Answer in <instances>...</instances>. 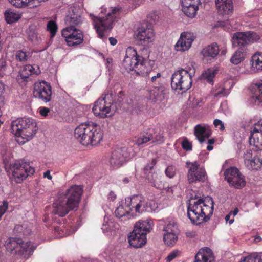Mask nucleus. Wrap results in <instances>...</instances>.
<instances>
[{"instance_id": "nucleus-53", "label": "nucleus", "mask_w": 262, "mask_h": 262, "mask_svg": "<svg viewBox=\"0 0 262 262\" xmlns=\"http://www.w3.org/2000/svg\"><path fill=\"white\" fill-rule=\"evenodd\" d=\"M213 124L216 127H219L221 130H223L225 129L223 123L219 119H215Z\"/></svg>"}, {"instance_id": "nucleus-32", "label": "nucleus", "mask_w": 262, "mask_h": 262, "mask_svg": "<svg viewBox=\"0 0 262 262\" xmlns=\"http://www.w3.org/2000/svg\"><path fill=\"white\" fill-rule=\"evenodd\" d=\"M252 68L255 72L262 71V53L257 52L252 57Z\"/></svg>"}, {"instance_id": "nucleus-10", "label": "nucleus", "mask_w": 262, "mask_h": 262, "mask_svg": "<svg viewBox=\"0 0 262 262\" xmlns=\"http://www.w3.org/2000/svg\"><path fill=\"white\" fill-rule=\"evenodd\" d=\"M83 192V190L82 186L73 185L60 195L66 199L67 203H69L75 208V210H77Z\"/></svg>"}, {"instance_id": "nucleus-47", "label": "nucleus", "mask_w": 262, "mask_h": 262, "mask_svg": "<svg viewBox=\"0 0 262 262\" xmlns=\"http://www.w3.org/2000/svg\"><path fill=\"white\" fill-rule=\"evenodd\" d=\"M240 262H262V259L260 256L256 255L255 257L250 256L244 258Z\"/></svg>"}, {"instance_id": "nucleus-2", "label": "nucleus", "mask_w": 262, "mask_h": 262, "mask_svg": "<svg viewBox=\"0 0 262 262\" xmlns=\"http://www.w3.org/2000/svg\"><path fill=\"white\" fill-rule=\"evenodd\" d=\"M11 129L16 136V141L19 144H24L32 139L38 128L34 119L24 117L13 120L11 122Z\"/></svg>"}, {"instance_id": "nucleus-41", "label": "nucleus", "mask_w": 262, "mask_h": 262, "mask_svg": "<svg viewBox=\"0 0 262 262\" xmlns=\"http://www.w3.org/2000/svg\"><path fill=\"white\" fill-rule=\"evenodd\" d=\"M254 85L256 89V100L258 101L259 103H262V82H256Z\"/></svg>"}, {"instance_id": "nucleus-64", "label": "nucleus", "mask_w": 262, "mask_h": 262, "mask_svg": "<svg viewBox=\"0 0 262 262\" xmlns=\"http://www.w3.org/2000/svg\"><path fill=\"white\" fill-rule=\"evenodd\" d=\"M109 41L111 45L113 46L116 45L117 43V40L115 38H113L112 37L109 38Z\"/></svg>"}, {"instance_id": "nucleus-58", "label": "nucleus", "mask_w": 262, "mask_h": 262, "mask_svg": "<svg viewBox=\"0 0 262 262\" xmlns=\"http://www.w3.org/2000/svg\"><path fill=\"white\" fill-rule=\"evenodd\" d=\"M33 68L31 65H28L25 67L24 71H29L30 72L29 74H32L35 73V72L33 71Z\"/></svg>"}, {"instance_id": "nucleus-28", "label": "nucleus", "mask_w": 262, "mask_h": 262, "mask_svg": "<svg viewBox=\"0 0 262 262\" xmlns=\"http://www.w3.org/2000/svg\"><path fill=\"white\" fill-rule=\"evenodd\" d=\"M159 140L154 139L153 136L150 133H144L141 134L136 140L135 144L140 147H143L145 146L146 144L150 141L152 142H158L159 143L163 142V137L159 136Z\"/></svg>"}, {"instance_id": "nucleus-36", "label": "nucleus", "mask_w": 262, "mask_h": 262, "mask_svg": "<svg viewBox=\"0 0 262 262\" xmlns=\"http://www.w3.org/2000/svg\"><path fill=\"white\" fill-rule=\"evenodd\" d=\"M246 53V51L238 49L231 58V62L234 64H239L244 60Z\"/></svg>"}, {"instance_id": "nucleus-37", "label": "nucleus", "mask_w": 262, "mask_h": 262, "mask_svg": "<svg viewBox=\"0 0 262 262\" xmlns=\"http://www.w3.org/2000/svg\"><path fill=\"white\" fill-rule=\"evenodd\" d=\"M20 14L14 11L8 10L5 13L6 20L9 24L17 21L20 18Z\"/></svg>"}, {"instance_id": "nucleus-62", "label": "nucleus", "mask_w": 262, "mask_h": 262, "mask_svg": "<svg viewBox=\"0 0 262 262\" xmlns=\"http://www.w3.org/2000/svg\"><path fill=\"white\" fill-rule=\"evenodd\" d=\"M230 216H231V214L230 213H229L225 217V220H226V222H228L229 224H232L234 222V219H232L231 220L230 219Z\"/></svg>"}, {"instance_id": "nucleus-15", "label": "nucleus", "mask_w": 262, "mask_h": 262, "mask_svg": "<svg viewBox=\"0 0 262 262\" xmlns=\"http://www.w3.org/2000/svg\"><path fill=\"white\" fill-rule=\"evenodd\" d=\"M140 56L133 47L127 48L126 55L122 63V70L132 75H135V69L139 62L138 59Z\"/></svg>"}, {"instance_id": "nucleus-43", "label": "nucleus", "mask_w": 262, "mask_h": 262, "mask_svg": "<svg viewBox=\"0 0 262 262\" xmlns=\"http://www.w3.org/2000/svg\"><path fill=\"white\" fill-rule=\"evenodd\" d=\"M9 2L13 6L18 7L21 8L23 7H25L26 6H28V3H29V0H8Z\"/></svg>"}, {"instance_id": "nucleus-31", "label": "nucleus", "mask_w": 262, "mask_h": 262, "mask_svg": "<svg viewBox=\"0 0 262 262\" xmlns=\"http://www.w3.org/2000/svg\"><path fill=\"white\" fill-rule=\"evenodd\" d=\"M164 94L163 87H155L149 91V98L154 102L161 101L164 99Z\"/></svg>"}, {"instance_id": "nucleus-63", "label": "nucleus", "mask_w": 262, "mask_h": 262, "mask_svg": "<svg viewBox=\"0 0 262 262\" xmlns=\"http://www.w3.org/2000/svg\"><path fill=\"white\" fill-rule=\"evenodd\" d=\"M113 59L112 58H107L106 59V67L108 70L112 68L111 64L112 63Z\"/></svg>"}, {"instance_id": "nucleus-9", "label": "nucleus", "mask_w": 262, "mask_h": 262, "mask_svg": "<svg viewBox=\"0 0 262 262\" xmlns=\"http://www.w3.org/2000/svg\"><path fill=\"white\" fill-rule=\"evenodd\" d=\"M260 39V36L253 32H236L232 37V45L234 47L239 49L246 51L247 45L257 41Z\"/></svg>"}, {"instance_id": "nucleus-20", "label": "nucleus", "mask_w": 262, "mask_h": 262, "mask_svg": "<svg viewBox=\"0 0 262 262\" xmlns=\"http://www.w3.org/2000/svg\"><path fill=\"white\" fill-rule=\"evenodd\" d=\"M195 36L190 32H183L175 45V49L178 51L183 52L188 50L195 39Z\"/></svg>"}, {"instance_id": "nucleus-7", "label": "nucleus", "mask_w": 262, "mask_h": 262, "mask_svg": "<svg viewBox=\"0 0 262 262\" xmlns=\"http://www.w3.org/2000/svg\"><path fill=\"white\" fill-rule=\"evenodd\" d=\"M118 10L117 8H112L111 12H108L105 17L95 16L93 14H90L91 19L93 20L94 27L99 37L101 38L104 36L105 31L111 30L113 28L116 19L115 14Z\"/></svg>"}, {"instance_id": "nucleus-54", "label": "nucleus", "mask_w": 262, "mask_h": 262, "mask_svg": "<svg viewBox=\"0 0 262 262\" xmlns=\"http://www.w3.org/2000/svg\"><path fill=\"white\" fill-rule=\"evenodd\" d=\"M50 110L49 108L41 107L39 108V113L42 116L46 117L48 115Z\"/></svg>"}, {"instance_id": "nucleus-13", "label": "nucleus", "mask_w": 262, "mask_h": 262, "mask_svg": "<svg viewBox=\"0 0 262 262\" xmlns=\"http://www.w3.org/2000/svg\"><path fill=\"white\" fill-rule=\"evenodd\" d=\"M186 166L188 168L187 179L190 183L205 180L206 177L205 170L203 167H200L197 161L187 162Z\"/></svg>"}, {"instance_id": "nucleus-17", "label": "nucleus", "mask_w": 262, "mask_h": 262, "mask_svg": "<svg viewBox=\"0 0 262 262\" xmlns=\"http://www.w3.org/2000/svg\"><path fill=\"white\" fill-rule=\"evenodd\" d=\"M125 203L132 208L135 209L137 213H142L147 211L148 206V202L145 198L142 195H134L125 199Z\"/></svg>"}, {"instance_id": "nucleus-8", "label": "nucleus", "mask_w": 262, "mask_h": 262, "mask_svg": "<svg viewBox=\"0 0 262 262\" xmlns=\"http://www.w3.org/2000/svg\"><path fill=\"white\" fill-rule=\"evenodd\" d=\"M171 85L172 89L185 92L192 85V74L187 70L181 69L175 72L171 77Z\"/></svg>"}, {"instance_id": "nucleus-29", "label": "nucleus", "mask_w": 262, "mask_h": 262, "mask_svg": "<svg viewBox=\"0 0 262 262\" xmlns=\"http://www.w3.org/2000/svg\"><path fill=\"white\" fill-rule=\"evenodd\" d=\"M69 12V14L66 17L65 22L68 27H71L73 28H77L82 23L81 17L79 14L74 12Z\"/></svg>"}, {"instance_id": "nucleus-52", "label": "nucleus", "mask_w": 262, "mask_h": 262, "mask_svg": "<svg viewBox=\"0 0 262 262\" xmlns=\"http://www.w3.org/2000/svg\"><path fill=\"white\" fill-rule=\"evenodd\" d=\"M252 132H260L262 133V120H259L256 124Z\"/></svg>"}, {"instance_id": "nucleus-48", "label": "nucleus", "mask_w": 262, "mask_h": 262, "mask_svg": "<svg viewBox=\"0 0 262 262\" xmlns=\"http://www.w3.org/2000/svg\"><path fill=\"white\" fill-rule=\"evenodd\" d=\"M180 252L178 250H174L169 254L166 258V262H170L176 258L179 254Z\"/></svg>"}, {"instance_id": "nucleus-57", "label": "nucleus", "mask_w": 262, "mask_h": 262, "mask_svg": "<svg viewBox=\"0 0 262 262\" xmlns=\"http://www.w3.org/2000/svg\"><path fill=\"white\" fill-rule=\"evenodd\" d=\"M152 72H151L150 75H151V80L152 82H155L157 78H159L161 77V74L160 73H157L156 75H153Z\"/></svg>"}, {"instance_id": "nucleus-51", "label": "nucleus", "mask_w": 262, "mask_h": 262, "mask_svg": "<svg viewBox=\"0 0 262 262\" xmlns=\"http://www.w3.org/2000/svg\"><path fill=\"white\" fill-rule=\"evenodd\" d=\"M156 163V161L155 159H152V161L150 163L147 164L144 168V170L145 173H147L153 168L154 166L155 165Z\"/></svg>"}, {"instance_id": "nucleus-4", "label": "nucleus", "mask_w": 262, "mask_h": 262, "mask_svg": "<svg viewBox=\"0 0 262 262\" xmlns=\"http://www.w3.org/2000/svg\"><path fill=\"white\" fill-rule=\"evenodd\" d=\"M152 222L151 220L139 221L137 222L134 229L128 236V243L131 247L139 248L146 243V234L152 229Z\"/></svg>"}, {"instance_id": "nucleus-26", "label": "nucleus", "mask_w": 262, "mask_h": 262, "mask_svg": "<svg viewBox=\"0 0 262 262\" xmlns=\"http://www.w3.org/2000/svg\"><path fill=\"white\" fill-rule=\"evenodd\" d=\"M215 5L219 12L222 15L229 14L233 10L232 0H215Z\"/></svg>"}, {"instance_id": "nucleus-1", "label": "nucleus", "mask_w": 262, "mask_h": 262, "mask_svg": "<svg viewBox=\"0 0 262 262\" xmlns=\"http://www.w3.org/2000/svg\"><path fill=\"white\" fill-rule=\"evenodd\" d=\"M209 204L199 199L197 201L191 199L187 205V216L193 224L199 225L209 219L213 211V201L208 200Z\"/></svg>"}, {"instance_id": "nucleus-56", "label": "nucleus", "mask_w": 262, "mask_h": 262, "mask_svg": "<svg viewBox=\"0 0 262 262\" xmlns=\"http://www.w3.org/2000/svg\"><path fill=\"white\" fill-rule=\"evenodd\" d=\"M207 142L209 145L207 146V149L208 150L210 151L213 149V146H212V145L214 144V140L213 139H209L208 140Z\"/></svg>"}, {"instance_id": "nucleus-23", "label": "nucleus", "mask_w": 262, "mask_h": 262, "mask_svg": "<svg viewBox=\"0 0 262 262\" xmlns=\"http://www.w3.org/2000/svg\"><path fill=\"white\" fill-rule=\"evenodd\" d=\"M243 158L246 166L249 169H257L262 165V160L258 157H252V152L250 149L247 150L244 154Z\"/></svg>"}, {"instance_id": "nucleus-24", "label": "nucleus", "mask_w": 262, "mask_h": 262, "mask_svg": "<svg viewBox=\"0 0 262 262\" xmlns=\"http://www.w3.org/2000/svg\"><path fill=\"white\" fill-rule=\"evenodd\" d=\"M194 135L200 143H203L211 134V130L207 125L198 124L194 127Z\"/></svg>"}, {"instance_id": "nucleus-5", "label": "nucleus", "mask_w": 262, "mask_h": 262, "mask_svg": "<svg viewBox=\"0 0 262 262\" xmlns=\"http://www.w3.org/2000/svg\"><path fill=\"white\" fill-rule=\"evenodd\" d=\"M115 95L112 93L104 94L94 103L93 112L96 116L101 118L111 117L117 108L114 104Z\"/></svg>"}, {"instance_id": "nucleus-42", "label": "nucleus", "mask_w": 262, "mask_h": 262, "mask_svg": "<svg viewBox=\"0 0 262 262\" xmlns=\"http://www.w3.org/2000/svg\"><path fill=\"white\" fill-rule=\"evenodd\" d=\"M47 30L50 32L51 37H53L57 30V25L54 21H50L47 26Z\"/></svg>"}, {"instance_id": "nucleus-55", "label": "nucleus", "mask_w": 262, "mask_h": 262, "mask_svg": "<svg viewBox=\"0 0 262 262\" xmlns=\"http://www.w3.org/2000/svg\"><path fill=\"white\" fill-rule=\"evenodd\" d=\"M186 236L189 238H193L196 236V232L193 230H188L185 233Z\"/></svg>"}, {"instance_id": "nucleus-3", "label": "nucleus", "mask_w": 262, "mask_h": 262, "mask_svg": "<svg viewBox=\"0 0 262 262\" xmlns=\"http://www.w3.org/2000/svg\"><path fill=\"white\" fill-rule=\"evenodd\" d=\"M74 136L83 145H96L102 140L103 133L95 123H82L75 128Z\"/></svg>"}, {"instance_id": "nucleus-25", "label": "nucleus", "mask_w": 262, "mask_h": 262, "mask_svg": "<svg viewBox=\"0 0 262 262\" xmlns=\"http://www.w3.org/2000/svg\"><path fill=\"white\" fill-rule=\"evenodd\" d=\"M214 260L211 250L207 247L201 248L195 256L194 262H212Z\"/></svg>"}, {"instance_id": "nucleus-11", "label": "nucleus", "mask_w": 262, "mask_h": 262, "mask_svg": "<svg viewBox=\"0 0 262 262\" xmlns=\"http://www.w3.org/2000/svg\"><path fill=\"white\" fill-rule=\"evenodd\" d=\"M134 156L126 147L117 148L112 152L110 159V163L113 168L121 166L128 159Z\"/></svg>"}, {"instance_id": "nucleus-16", "label": "nucleus", "mask_w": 262, "mask_h": 262, "mask_svg": "<svg viewBox=\"0 0 262 262\" xmlns=\"http://www.w3.org/2000/svg\"><path fill=\"white\" fill-rule=\"evenodd\" d=\"M62 36L69 46H75L80 45L83 41V35L82 32L71 27H67L62 31Z\"/></svg>"}, {"instance_id": "nucleus-38", "label": "nucleus", "mask_w": 262, "mask_h": 262, "mask_svg": "<svg viewBox=\"0 0 262 262\" xmlns=\"http://www.w3.org/2000/svg\"><path fill=\"white\" fill-rule=\"evenodd\" d=\"M178 235L173 234H163V241L165 245L170 246H173L178 241Z\"/></svg>"}, {"instance_id": "nucleus-59", "label": "nucleus", "mask_w": 262, "mask_h": 262, "mask_svg": "<svg viewBox=\"0 0 262 262\" xmlns=\"http://www.w3.org/2000/svg\"><path fill=\"white\" fill-rule=\"evenodd\" d=\"M5 91V85L2 81H0V96L4 94Z\"/></svg>"}, {"instance_id": "nucleus-34", "label": "nucleus", "mask_w": 262, "mask_h": 262, "mask_svg": "<svg viewBox=\"0 0 262 262\" xmlns=\"http://www.w3.org/2000/svg\"><path fill=\"white\" fill-rule=\"evenodd\" d=\"M132 210V207L125 203V206L120 205L115 210V214L118 218L125 217L129 215V212Z\"/></svg>"}, {"instance_id": "nucleus-6", "label": "nucleus", "mask_w": 262, "mask_h": 262, "mask_svg": "<svg viewBox=\"0 0 262 262\" xmlns=\"http://www.w3.org/2000/svg\"><path fill=\"white\" fill-rule=\"evenodd\" d=\"M8 172L12 181L20 183L27 177L33 174L35 170L29 163L19 160L10 165Z\"/></svg>"}, {"instance_id": "nucleus-49", "label": "nucleus", "mask_w": 262, "mask_h": 262, "mask_svg": "<svg viewBox=\"0 0 262 262\" xmlns=\"http://www.w3.org/2000/svg\"><path fill=\"white\" fill-rule=\"evenodd\" d=\"M182 146L183 149L186 150H192V144L186 138L183 141Z\"/></svg>"}, {"instance_id": "nucleus-46", "label": "nucleus", "mask_w": 262, "mask_h": 262, "mask_svg": "<svg viewBox=\"0 0 262 262\" xmlns=\"http://www.w3.org/2000/svg\"><path fill=\"white\" fill-rule=\"evenodd\" d=\"M14 230L17 232H22L24 235L30 234L31 230L29 229L25 228L23 225H17L15 226Z\"/></svg>"}, {"instance_id": "nucleus-27", "label": "nucleus", "mask_w": 262, "mask_h": 262, "mask_svg": "<svg viewBox=\"0 0 262 262\" xmlns=\"http://www.w3.org/2000/svg\"><path fill=\"white\" fill-rule=\"evenodd\" d=\"M220 50L217 43H213L204 48L201 53L207 60L214 59L219 54Z\"/></svg>"}, {"instance_id": "nucleus-60", "label": "nucleus", "mask_w": 262, "mask_h": 262, "mask_svg": "<svg viewBox=\"0 0 262 262\" xmlns=\"http://www.w3.org/2000/svg\"><path fill=\"white\" fill-rule=\"evenodd\" d=\"M225 89H222L221 90H219L217 91V92L215 94V96H219L220 95L225 96L226 94H225L224 92H225Z\"/></svg>"}, {"instance_id": "nucleus-14", "label": "nucleus", "mask_w": 262, "mask_h": 262, "mask_svg": "<svg viewBox=\"0 0 262 262\" xmlns=\"http://www.w3.org/2000/svg\"><path fill=\"white\" fill-rule=\"evenodd\" d=\"M33 95L47 103L51 100L52 88L50 83L45 81H38L34 84Z\"/></svg>"}, {"instance_id": "nucleus-12", "label": "nucleus", "mask_w": 262, "mask_h": 262, "mask_svg": "<svg viewBox=\"0 0 262 262\" xmlns=\"http://www.w3.org/2000/svg\"><path fill=\"white\" fill-rule=\"evenodd\" d=\"M224 175L230 186L236 189H241L245 186V177L237 168L232 167L226 169Z\"/></svg>"}, {"instance_id": "nucleus-33", "label": "nucleus", "mask_w": 262, "mask_h": 262, "mask_svg": "<svg viewBox=\"0 0 262 262\" xmlns=\"http://www.w3.org/2000/svg\"><path fill=\"white\" fill-rule=\"evenodd\" d=\"M250 144H252L259 149H262V133L260 132H254L251 131L249 138Z\"/></svg>"}, {"instance_id": "nucleus-19", "label": "nucleus", "mask_w": 262, "mask_h": 262, "mask_svg": "<svg viewBox=\"0 0 262 262\" xmlns=\"http://www.w3.org/2000/svg\"><path fill=\"white\" fill-rule=\"evenodd\" d=\"M155 34L152 29L147 26H142L137 29L136 38L140 44L147 45L154 41Z\"/></svg>"}, {"instance_id": "nucleus-39", "label": "nucleus", "mask_w": 262, "mask_h": 262, "mask_svg": "<svg viewBox=\"0 0 262 262\" xmlns=\"http://www.w3.org/2000/svg\"><path fill=\"white\" fill-rule=\"evenodd\" d=\"M164 233H168V234H178V225L176 223L174 222H170L168 224H167L165 227L163 228Z\"/></svg>"}, {"instance_id": "nucleus-40", "label": "nucleus", "mask_w": 262, "mask_h": 262, "mask_svg": "<svg viewBox=\"0 0 262 262\" xmlns=\"http://www.w3.org/2000/svg\"><path fill=\"white\" fill-rule=\"evenodd\" d=\"M31 57V54L29 52H24L22 50L16 51L15 54V58L17 60L25 62Z\"/></svg>"}, {"instance_id": "nucleus-18", "label": "nucleus", "mask_w": 262, "mask_h": 262, "mask_svg": "<svg viewBox=\"0 0 262 262\" xmlns=\"http://www.w3.org/2000/svg\"><path fill=\"white\" fill-rule=\"evenodd\" d=\"M52 206L53 208L52 213L60 217L66 216L71 210H75V208L67 203L66 199L60 195Z\"/></svg>"}, {"instance_id": "nucleus-22", "label": "nucleus", "mask_w": 262, "mask_h": 262, "mask_svg": "<svg viewBox=\"0 0 262 262\" xmlns=\"http://www.w3.org/2000/svg\"><path fill=\"white\" fill-rule=\"evenodd\" d=\"M139 62L135 69V75L142 76L143 77L149 76L152 72V67L150 61L144 59L140 56L138 59Z\"/></svg>"}, {"instance_id": "nucleus-50", "label": "nucleus", "mask_w": 262, "mask_h": 262, "mask_svg": "<svg viewBox=\"0 0 262 262\" xmlns=\"http://www.w3.org/2000/svg\"><path fill=\"white\" fill-rule=\"evenodd\" d=\"M146 174H147L146 179L151 184L153 183L154 179L158 178V174L156 173H151L150 172H149L148 173Z\"/></svg>"}, {"instance_id": "nucleus-35", "label": "nucleus", "mask_w": 262, "mask_h": 262, "mask_svg": "<svg viewBox=\"0 0 262 262\" xmlns=\"http://www.w3.org/2000/svg\"><path fill=\"white\" fill-rule=\"evenodd\" d=\"M218 72V68L214 67L205 70L202 74V78L208 83L213 84V79Z\"/></svg>"}, {"instance_id": "nucleus-44", "label": "nucleus", "mask_w": 262, "mask_h": 262, "mask_svg": "<svg viewBox=\"0 0 262 262\" xmlns=\"http://www.w3.org/2000/svg\"><path fill=\"white\" fill-rule=\"evenodd\" d=\"M152 185L158 189H163L164 188V184L162 180V178L158 175V178L154 179Z\"/></svg>"}, {"instance_id": "nucleus-61", "label": "nucleus", "mask_w": 262, "mask_h": 262, "mask_svg": "<svg viewBox=\"0 0 262 262\" xmlns=\"http://www.w3.org/2000/svg\"><path fill=\"white\" fill-rule=\"evenodd\" d=\"M43 177L45 178H47L48 179L50 180H51L52 179V177L50 174V171L49 170H47V171L43 173Z\"/></svg>"}, {"instance_id": "nucleus-30", "label": "nucleus", "mask_w": 262, "mask_h": 262, "mask_svg": "<svg viewBox=\"0 0 262 262\" xmlns=\"http://www.w3.org/2000/svg\"><path fill=\"white\" fill-rule=\"evenodd\" d=\"M31 242H26L24 243L23 241L19 238H10L8 242L7 243L6 246L7 248L13 250L20 245L21 248H23L25 251H27L31 246Z\"/></svg>"}, {"instance_id": "nucleus-21", "label": "nucleus", "mask_w": 262, "mask_h": 262, "mask_svg": "<svg viewBox=\"0 0 262 262\" xmlns=\"http://www.w3.org/2000/svg\"><path fill=\"white\" fill-rule=\"evenodd\" d=\"M182 10L188 17H193L201 5V0H181Z\"/></svg>"}, {"instance_id": "nucleus-45", "label": "nucleus", "mask_w": 262, "mask_h": 262, "mask_svg": "<svg viewBox=\"0 0 262 262\" xmlns=\"http://www.w3.org/2000/svg\"><path fill=\"white\" fill-rule=\"evenodd\" d=\"M165 173L167 177L172 178L176 175V168L172 165H169L165 169Z\"/></svg>"}]
</instances>
